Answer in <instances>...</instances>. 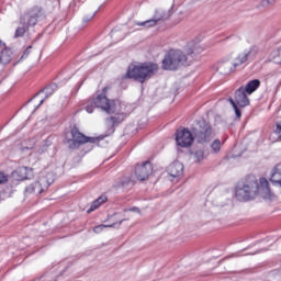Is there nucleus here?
Masks as SVG:
<instances>
[{
    "instance_id": "obj_1",
    "label": "nucleus",
    "mask_w": 281,
    "mask_h": 281,
    "mask_svg": "<svg viewBox=\"0 0 281 281\" xmlns=\"http://www.w3.org/2000/svg\"><path fill=\"white\" fill-rule=\"evenodd\" d=\"M260 194L263 199L271 196V189H269V181L266 178H260L259 183L256 177H250V180L237 187L235 190V196L237 201H251Z\"/></svg>"
},
{
    "instance_id": "obj_2",
    "label": "nucleus",
    "mask_w": 281,
    "mask_h": 281,
    "mask_svg": "<svg viewBox=\"0 0 281 281\" xmlns=\"http://www.w3.org/2000/svg\"><path fill=\"white\" fill-rule=\"evenodd\" d=\"M258 52H260L258 46H251L249 49H245L243 53H239L234 60L223 59L217 64L216 71L222 76H229V74H234V71H236V69L241 65H245V63L256 60Z\"/></svg>"
},
{
    "instance_id": "obj_3",
    "label": "nucleus",
    "mask_w": 281,
    "mask_h": 281,
    "mask_svg": "<svg viewBox=\"0 0 281 281\" xmlns=\"http://www.w3.org/2000/svg\"><path fill=\"white\" fill-rule=\"evenodd\" d=\"M159 69V66L155 63H143L139 65H130L124 78L128 80H135L144 85L146 80H150L155 72Z\"/></svg>"
},
{
    "instance_id": "obj_4",
    "label": "nucleus",
    "mask_w": 281,
    "mask_h": 281,
    "mask_svg": "<svg viewBox=\"0 0 281 281\" xmlns=\"http://www.w3.org/2000/svg\"><path fill=\"white\" fill-rule=\"evenodd\" d=\"M194 60V50L189 49L187 55L181 50H170L162 59V69L168 71H177L179 67H183L186 63Z\"/></svg>"
},
{
    "instance_id": "obj_5",
    "label": "nucleus",
    "mask_w": 281,
    "mask_h": 281,
    "mask_svg": "<svg viewBox=\"0 0 281 281\" xmlns=\"http://www.w3.org/2000/svg\"><path fill=\"white\" fill-rule=\"evenodd\" d=\"M109 89H111V87H104L102 89V93H100L92 100V104L97 109H102V111H105V113H117V102L115 100H109V98H106Z\"/></svg>"
},
{
    "instance_id": "obj_6",
    "label": "nucleus",
    "mask_w": 281,
    "mask_h": 281,
    "mask_svg": "<svg viewBox=\"0 0 281 281\" xmlns=\"http://www.w3.org/2000/svg\"><path fill=\"white\" fill-rule=\"evenodd\" d=\"M193 140L198 144H207L212 140V126L205 120L198 121L195 126L192 127Z\"/></svg>"
},
{
    "instance_id": "obj_7",
    "label": "nucleus",
    "mask_w": 281,
    "mask_h": 281,
    "mask_svg": "<svg viewBox=\"0 0 281 281\" xmlns=\"http://www.w3.org/2000/svg\"><path fill=\"white\" fill-rule=\"evenodd\" d=\"M45 16L43 12V8L41 7H33L21 14L20 16V25H26L27 27H34L41 19Z\"/></svg>"
},
{
    "instance_id": "obj_8",
    "label": "nucleus",
    "mask_w": 281,
    "mask_h": 281,
    "mask_svg": "<svg viewBox=\"0 0 281 281\" xmlns=\"http://www.w3.org/2000/svg\"><path fill=\"white\" fill-rule=\"evenodd\" d=\"M71 138L66 140L68 147L72 150L82 146V144H95L98 142L97 137H87L85 134L80 133L78 127H72L70 131Z\"/></svg>"
},
{
    "instance_id": "obj_9",
    "label": "nucleus",
    "mask_w": 281,
    "mask_h": 281,
    "mask_svg": "<svg viewBox=\"0 0 281 281\" xmlns=\"http://www.w3.org/2000/svg\"><path fill=\"white\" fill-rule=\"evenodd\" d=\"M176 142L178 146H181V148H189V146H192V143L194 142V134L192 133V130L183 128L181 131H178L176 133Z\"/></svg>"
},
{
    "instance_id": "obj_10",
    "label": "nucleus",
    "mask_w": 281,
    "mask_h": 281,
    "mask_svg": "<svg viewBox=\"0 0 281 281\" xmlns=\"http://www.w3.org/2000/svg\"><path fill=\"white\" fill-rule=\"evenodd\" d=\"M134 175L138 181H146L153 175V165L150 161H145L142 165H136Z\"/></svg>"
},
{
    "instance_id": "obj_11",
    "label": "nucleus",
    "mask_w": 281,
    "mask_h": 281,
    "mask_svg": "<svg viewBox=\"0 0 281 281\" xmlns=\"http://www.w3.org/2000/svg\"><path fill=\"white\" fill-rule=\"evenodd\" d=\"M49 186H52V183H48L47 179L40 178V181L33 182L25 188V194H43L45 189L49 188Z\"/></svg>"
},
{
    "instance_id": "obj_12",
    "label": "nucleus",
    "mask_w": 281,
    "mask_h": 281,
    "mask_svg": "<svg viewBox=\"0 0 281 281\" xmlns=\"http://www.w3.org/2000/svg\"><path fill=\"white\" fill-rule=\"evenodd\" d=\"M235 104L239 105L241 109L244 106H249V98L247 97V91L245 87H240L235 92V99H233Z\"/></svg>"
},
{
    "instance_id": "obj_13",
    "label": "nucleus",
    "mask_w": 281,
    "mask_h": 281,
    "mask_svg": "<svg viewBox=\"0 0 281 281\" xmlns=\"http://www.w3.org/2000/svg\"><path fill=\"white\" fill-rule=\"evenodd\" d=\"M58 90V85L50 83L46 86L44 89L40 90L33 98H37V95H41V93H45V98L41 100L40 104L36 106V109H40L41 105L49 98V95H54V92ZM35 109V111H36Z\"/></svg>"
},
{
    "instance_id": "obj_14",
    "label": "nucleus",
    "mask_w": 281,
    "mask_h": 281,
    "mask_svg": "<svg viewBox=\"0 0 281 281\" xmlns=\"http://www.w3.org/2000/svg\"><path fill=\"white\" fill-rule=\"evenodd\" d=\"M114 114L116 116L106 119L108 128H110L111 133H115V126H117V124H122V121L126 117L124 113L120 114L119 109H117V112Z\"/></svg>"
},
{
    "instance_id": "obj_15",
    "label": "nucleus",
    "mask_w": 281,
    "mask_h": 281,
    "mask_svg": "<svg viewBox=\"0 0 281 281\" xmlns=\"http://www.w3.org/2000/svg\"><path fill=\"white\" fill-rule=\"evenodd\" d=\"M167 172L173 179H177V177H181L183 175V164H181L179 161L172 162L168 167Z\"/></svg>"
},
{
    "instance_id": "obj_16",
    "label": "nucleus",
    "mask_w": 281,
    "mask_h": 281,
    "mask_svg": "<svg viewBox=\"0 0 281 281\" xmlns=\"http://www.w3.org/2000/svg\"><path fill=\"white\" fill-rule=\"evenodd\" d=\"M270 181L273 186H279V188H281V162L274 167Z\"/></svg>"
},
{
    "instance_id": "obj_17",
    "label": "nucleus",
    "mask_w": 281,
    "mask_h": 281,
    "mask_svg": "<svg viewBox=\"0 0 281 281\" xmlns=\"http://www.w3.org/2000/svg\"><path fill=\"white\" fill-rule=\"evenodd\" d=\"M170 16H172V11L168 10V11H164L161 9L156 10L155 14H154V19L156 20V23H159V21H168V19H170Z\"/></svg>"
},
{
    "instance_id": "obj_18",
    "label": "nucleus",
    "mask_w": 281,
    "mask_h": 281,
    "mask_svg": "<svg viewBox=\"0 0 281 281\" xmlns=\"http://www.w3.org/2000/svg\"><path fill=\"white\" fill-rule=\"evenodd\" d=\"M259 87H260V79H254V80L248 81V83L244 88V91H246V93H248V95H251V93L257 91Z\"/></svg>"
},
{
    "instance_id": "obj_19",
    "label": "nucleus",
    "mask_w": 281,
    "mask_h": 281,
    "mask_svg": "<svg viewBox=\"0 0 281 281\" xmlns=\"http://www.w3.org/2000/svg\"><path fill=\"white\" fill-rule=\"evenodd\" d=\"M12 60V57L10 56V50L4 49L0 53V63L1 65H8Z\"/></svg>"
},
{
    "instance_id": "obj_20",
    "label": "nucleus",
    "mask_w": 281,
    "mask_h": 281,
    "mask_svg": "<svg viewBox=\"0 0 281 281\" xmlns=\"http://www.w3.org/2000/svg\"><path fill=\"white\" fill-rule=\"evenodd\" d=\"M27 30H30V26L27 25L18 26L15 30L14 38H21L25 36V32H27Z\"/></svg>"
},
{
    "instance_id": "obj_21",
    "label": "nucleus",
    "mask_w": 281,
    "mask_h": 281,
    "mask_svg": "<svg viewBox=\"0 0 281 281\" xmlns=\"http://www.w3.org/2000/svg\"><path fill=\"white\" fill-rule=\"evenodd\" d=\"M136 25H139L140 27H155L157 25L156 20L153 18L151 20H147L144 22H138Z\"/></svg>"
},
{
    "instance_id": "obj_22",
    "label": "nucleus",
    "mask_w": 281,
    "mask_h": 281,
    "mask_svg": "<svg viewBox=\"0 0 281 281\" xmlns=\"http://www.w3.org/2000/svg\"><path fill=\"white\" fill-rule=\"evenodd\" d=\"M194 157H195V162L196 164H201V161H203V159H205V151H203V149H198L193 153Z\"/></svg>"
},
{
    "instance_id": "obj_23",
    "label": "nucleus",
    "mask_w": 281,
    "mask_h": 281,
    "mask_svg": "<svg viewBox=\"0 0 281 281\" xmlns=\"http://www.w3.org/2000/svg\"><path fill=\"white\" fill-rule=\"evenodd\" d=\"M121 188H133L135 186V181L131 178H123L120 182Z\"/></svg>"
},
{
    "instance_id": "obj_24",
    "label": "nucleus",
    "mask_w": 281,
    "mask_h": 281,
    "mask_svg": "<svg viewBox=\"0 0 281 281\" xmlns=\"http://www.w3.org/2000/svg\"><path fill=\"white\" fill-rule=\"evenodd\" d=\"M228 102L232 104L234 111H235V114H236V117L238 120H240L243 113L240 112V109H238L239 105L236 104V101H234V99H228Z\"/></svg>"
},
{
    "instance_id": "obj_25",
    "label": "nucleus",
    "mask_w": 281,
    "mask_h": 281,
    "mask_svg": "<svg viewBox=\"0 0 281 281\" xmlns=\"http://www.w3.org/2000/svg\"><path fill=\"white\" fill-rule=\"evenodd\" d=\"M105 227H115V224H111V225H104V224H101L99 226H95L93 228V233L94 234H100L101 232H103L105 229Z\"/></svg>"
},
{
    "instance_id": "obj_26",
    "label": "nucleus",
    "mask_w": 281,
    "mask_h": 281,
    "mask_svg": "<svg viewBox=\"0 0 281 281\" xmlns=\"http://www.w3.org/2000/svg\"><path fill=\"white\" fill-rule=\"evenodd\" d=\"M211 148L214 153H218L221 150V140L220 139H215L212 144H211Z\"/></svg>"
},
{
    "instance_id": "obj_27",
    "label": "nucleus",
    "mask_w": 281,
    "mask_h": 281,
    "mask_svg": "<svg viewBox=\"0 0 281 281\" xmlns=\"http://www.w3.org/2000/svg\"><path fill=\"white\" fill-rule=\"evenodd\" d=\"M100 203H98L97 200H94L91 204V206L88 209L87 213L91 214V212H95V210H98V207H100Z\"/></svg>"
},
{
    "instance_id": "obj_28",
    "label": "nucleus",
    "mask_w": 281,
    "mask_h": 281,
    "mask_svg": "<svg viewBox=\"0 0 281 281\" xmlns=\"http://www.w3.org/2000/svg\"><path fill=\"white\" fill-rule=\"evenodd\" d=\"M7 181H8V176L3 172H0V184L7 183Z\"/></svg>"
},
{
    "instance_id": "obj_29",
    "label": "nucleus",
    "mask_w": 281,
    "mask_h": 281,
    "mask_svg": "<svg viewBox=\"0 0 281 281\" xmlns=\"http://www.w3.org/2000/svg\"><path fill=\"white\" fill-rule=\"evenodd\" d=\"M31 50H32V46H29V47L24 50V53H23V55H22V58H27V56H30V54H31Z\"/></svg>"
},
{
    "instance_id": "obj_30",
    "label": "nucleus",
    "mask_w": 281,
    "mask_h": 281,
    "mask_svg": "<svg viewBox=\"0 0 281 281\" xmlns=\"http://www.w3.org/2000/svg\"><path fill=\"white\" fill-rule=\"evenodd\" d=\"M276 1L278 0H263L261 2L262 5H273V3H276Z\"/></svg>"
},
{
    "instance_id": "obj_31",
    "label": "nucleus",
    "mask_w": 281,
    "mask_h": 281,
    "mask_svg": "<svg viewBox=\"0 0 281 281\" xmlns=\"http://www.w3.org/2000/svg\"><path fill=\"white\" fill-rule=\"evenodd\" d=\"M276 126H277V128H276L274 133H277V135H281V121L277 122Z\"/></svg>"
},
{
    "instance_id": "obj_32",
    "label": "nucleus",
    "mask_w": 281,
    "mask_h": 281,
    "mask_svg": "<svg viewBox=\"0 0 281 281\" xmlns=\"http://www.w3.org/2000/svg\"><path fill=\"white\" fill-rule=\"evenodd\" d=\"M106 195H101L97 199L98 203L102 205V203H106Z\"/></svg>"
},
{
    "instance_id": "obj_33",
    "label": "nucleus",
    "mask_w": 281,
    "mask_h": 281,
    "mask_svg": "<svg viewBox=\"0 0 281 281\" xmlns=\"http://www.w3.org/2000/svg\"><path fill=\"white\" fill-rule=\"evenodd\" d=\"M276 56L277 58H279V59H276V63H279L281 65V48L277 50Z\"/></svg>"
},
{
    "instance_id": "obj_34",
    "label": "nucleus",
    "mask_w": 281,
    "mask_h": 281,
    "mask_svg": "<svg viewBox=\"0 0 281 281\" xmlns=\"http://www.w3.org/2000/svg\"><path fill=\"white\" fill-rule=\"evenodd\" d=\"M97 12H98V11H95L92 15H89V16L83 18V22H85V23H89V21H91V19H93V16H95Z\"/></svg>"
},
{
    "instance_id": "obj_35",
    "label": "nucleus",
    "mask_w": 281,
    "mask_h": 281,
    "mask_svg": "<svg viewBox=\"0 0 281 281\" xmlns=\"http://www.w3.org/2000/svg\"><path fill=\"white\" fill-rule=\"evenodd\" d=\"M87 113H93V103L91 105L86 106Z\"/></svg>"
},
{
    "instance_id": "obj_36",
    "label": "nucleus",
    "mask_w": 281,
    "mask_h": 281,
    "mask_svg": "<svg viewBox=\"0 0 281 281\" xmlns=\"http://www.w3.org/2000/svg\"><path fill=\"white\" fill-rule=\"evenodd\" d=\"M130 212H139V209H138V207H132V209L130 210Z\"/></svg>"
},
{
    "instance_id": "obj_37",
    "label": "nucleus",
    "mask_w": 281,
    "mask_h": 281,
    "mask_svg": "<svg viewBox=\"0 0 281 281\" xmlns=\"http://www.w3.org/2000/svg\"><path fill=\"white\" fill-rule=\"evenodd\" d=\"M0 45H5V43H3V42L0 40Z\"/></svg>"
},
{
    "instance_id": "obj_38",
    "label": "nucleus",
    "mask_w": 281,
    "mask_h": 281,
    "mask_svg": "<svg viewBox=\"0 0 281 281\" xmlns=\"http://www.w3.org/2000/svg\"><path fill=\"white\" fill-rule=\"evenodd\" d=\"M122 223H124V220H123V221H120V222H119V225H122Z\"/></svg>"
},
{
    "instance_id": "obj_39",
    "label": "nucleus",
    "mask_w": 281,
    "mask_h": 281,
    "mask_svg": "<svg viewBox=\"0 0 281 281\" xmlns=\"http://www.w3.org/2000/svg\"><path fill=\"white\" fill-rule=\"evenodd\" d=\"M23 170H27V167H24Z\"/></svg>"
}]
</instances>
